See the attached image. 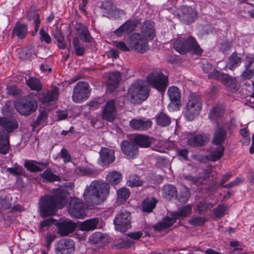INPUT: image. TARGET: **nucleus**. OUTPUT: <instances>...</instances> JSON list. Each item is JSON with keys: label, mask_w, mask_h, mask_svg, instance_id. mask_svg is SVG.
Masks as SVG:
<instances>
[{"label": "nucleus", "mask_w": 254, "mask_h": 254, "mask_svg": "<svg viewBox=\"0 0 254 254\" xmlns=\"http://www.w3.org/2000/svg\"><path fill=\"white\" fill-rule=\"evenodd\" d=\"M99 223L98 218H94L84 221L79 225V228L82 231H91L97 228Z\"/></svg>", "instance_id": "c756f323"}, {"label": "nucleus", "mask_w": 254, "mask_h": 254, "mask_svg": "<svg viewBox=\"0 0 254 254\" xmlns=\"http://www.w3.org/2000/svg\"><path fill=\"white\" fill-rule=\"evenodd\" d=\"M205 222V219L201 217H196L190 221V223L195 226L202 225Z\"/></svg>", "instance_id": "052dcab7"}, {"label": "nucleus", "mask_w": 254, "mask_h": 254, "mask_svg": "<svg viewBox=\"0 0 254 254\" xmlns=\"http://www.w3.org/2000/svg\"><path fill=\"white\" fill-rule=\"evenodd\" d=\"M114 153L115 152L113 149L102 148L99 152L100 157L99 162L100 164L104 166L113 163L115 159Z\"/></svg>", "instance_id": "f3484780"}, {"label": "nucleus", "mask_w": 254, "mask_h": 254, "mask_svg": "<svg viewBox=\"0 0 254 254\" xmlns=\"http://www.w3.org/2000/svg\"><path fill=\"white\" fill-rule=\"evenodd\" d=\"M54 36L58 43V46L60 48L64 49L66 47V43L64 41V38L60 30L56 28L53 32Z\"/></svg>", "instance_id": "de8ad7c7"}, {"label": "nucleus", "mask_w": 254, "mask_h": 254, "mask_svg": "<svg viewBox=\"0 0 254 254\" xmlns=\"http://www.w3.org/2000/svg\"><path fill=\"white\" fill-rule=\"evenodd\" d=\"M117 115L116 102L114 99L108 101L102 111V118L104 120L112 122Z\"/></svg>", "instance_id": "2eb2a0df"}, {"label": "nucleus", "mask_w": 254, "mask_h": 254, "mask_svg": "<svg viewBox=\"0 0 254 254\" xmlns=\"http://www.w3.org/2000/svg\"><path fill=\"white\" fill-rule=\"evenodd\" d=\"M76 30L78 32V34L80 36L81 39L87 43L91 41V37L86 27L82 24H78L76 25Z\"/></svg>", "instance_id": "e433bc0d"}, {"label": "nucleus", "mask_w": 254, "mask_h": 254, "mask_svg": "<svg viewBox=\"0 0 254 254\" xmlns=\"http://www.w3.org/2000/svg\"><path fill=\"white\" fill-rule=\"evenodd\" d=\"M142 36L145 38L152 40L155 36V30L152 23L149 21H145L141 27Z\"/></svg>", "instance_id": "c85d7f7f"}, {"label": "nucleus", "mask_w": 254, "mask_h": 254, "mask_svg": "<svg viewBox=\"0 0 254 254\" xmlns=\"http://www.w3.org/2000/svg\"><path fill=\"white\" fill-rule=\"evenodd\" d=\"M214 206L211 202H200L197 206V211L201 214L202 212L211 209Z\"/></svg>", "instance_id": "13d9d810"}, {"label": "nucleus", "mask_w": 254, "mask_h": 254, "mask_svg": "<svg viewBox=\"0 0 254 254\" xmlns=\"http://www.w3.org/2000/svg\"><path fill=\"white\" fill-rule=\"evenodd\" d=\"M38 105L36 100L31 97L20 99L14 103V108L21 115L27 116L37 109Z\"/></svg>", "instance_id": "423d86ee"}, {"label": "nucleus", "mask_w": 254, "mask_h": 254, "mask_svg": "<svg viewBox=\"0 0 254 254\" xmlns=\"http://www.w3.org/2000/svg\"><path fill=\"white\" fill-rule=\"evenodd\" d=\"M211 175L210 173H207L205 174L203 177L200 176L198 177H193L190 175H184L183 177L186 180L190 181L195 185H203L205 183L208 179L210 180V178L211 177Z\"/></svg>", "instance_id": "473e14b6"}, {"label": "nucleus", "mask_w": 254, "mask_h": 254, "mask_svg": "<svg viewBox=\"0 0 254 254\" xmlns=\"http://www.w3.org/2000/svg\"><path fill=\"white\" fill-rule=\"evenodd\" d=\"M242 62V58L235 52L228 59L226 67L233 70L239 66Z\"/></svg>", "instance_id": "2f4dec72"}, {"label": "nucleus", "mask_w": 254, "mask_h": 254, "mask_svg": "<svg viewBox=\"0 0 254 254\" xmlns=\"http://www.w3.org/2000/svg\"><path fill=\"white\" fill-rule=\"evenodd\" d=\"M209 139V136L205 133H200L190 136L188 139V144L192 147L204 146Z\"/></svg>", "instance_id": "6ab92c4d"}, {"label": "nucleus", "mask_w": 254, "mask_h": 254, "mask_svg": "<svg viewBox=\"0 0 254 254\" xmlns=\"http://www.w3.org/2000/svg\"><path fill=\"white\" fill-rule=\"evenodd\" d=\"M7 170L9 173L15 175H21L24 172L23 169L20 166L9 168Z\"/></svg>", "instance_id": "338daca9"}, {"label": "nucleus", "mask_w": 254, "mask_h": 254, "mask_svg": "<svg viewBox=\"0 0 254 254\" xmlns=\"http://www.w3.org/2000/svg\"><path fill=\"white\" fill-rule=\"evenodd\" d=\"M6 93L13 96H16L18 94V90L14 86H8L6 88Z\"/></svg>", "instance_id": "774afa93"}, {"label": "nucleus", "mask_w": 254, "mask_h": 254, "mask_svg": "<svg viewBox=\"0 0 254 254\" xmlns=\"http://www.w3.org/2000/svg\"><path fill=\"white\" fill-rule=\"evenodd\" d=\"M136 27L135 21L128 20L115 30L114 33L118 37L121 36L124 33L129 34L132 32Z\"/></svg>", "instance_id": "cd10ccee"}, {"label": "nucleus", "mask_w": 254, "mask_h": 254, "mask_svg": "<svg viewBox=\"0 0 254 254\" xmlns=\"http://www.w3.org/2000/svg\"><path fill=\"white\" fill-rule=\"evenodd\" d=\"M129 195L130 191L126 188H122L117 191V198L122 201H126Z\"/></svg>", "instance_id": "603ef678"}, {"label": "nucleus", "mask_w": 254, "mask_h": 254, "mask_svg": "<svg viewBox=\"0 0 254 254\" xmlns=\"http://www.w3.org/2000/svg\"><path fill=\"white\" fill-rule=\"evenodd\" d=\"M191 212V207L190 205H187L180 207L177 212H173L177 219L179 217H186L189 216Z\"/></svg>", "instance_id": "79ce46f5"}, {"label": "nucleus", "mask_w": 254, "mask_h": 254, "mask_svg": "<svg viewBox=\"0 0 254 254\" xmlns=\"http://www.w3.org/2000/svg\"><path fill=\"white\" fill-rule=\"evenodd\" d=\"M152 125L149 119L136 118L132 119L129 123L130 127L136 130L143 131L149 129Z\"/></svg>", "instance_id": "dca6fc26"}, {"label": "nucleus", "mask_w": 254, "mask_h": 254, "mask_svg": "<svg viewBox=\"0 0 254 254\" xmlns=\"http://www.w3.org/2000/svg\"><path fill=\"white\" fill-rule=\"evenodd\" d=\"M27 28L26 25L17 22L13 30L11 36L16 35L19 39H23L27 33Z\"/></svg>", "instance_id": "72a5a7b5"}, {"label": "nucleus", "mask_w": 254, "mask_h": 254, "mask_svg": "<svg viewBox=\"0 0 254 254\" xmlns=\"http://www.w3.org/2000/svg\"><path fill=\"white\" fill-rule=\"evenodd\" d=\"M56 221L52 218H49L43 221H41L39 226V230L40 232L45 231V228L49 227L54 223Z\"/></svg>", "instance_id": "bf43d9fd"}, {"label": "nucleus", "mask_w": 254, "mask_h": 254, "mask_svg": "<svg viewBox=\"0 0 254 254\" xmlns=\"http://www.w3.org/2000/svg\"><path fill=\"white\" fill-rule=\"evenodd\" d=\"M149 95V89L145 85V82L137 80L128 89L127 98L130 103L139 104L146 100Z\"/></svg>", "instance_id": "20e7f679"}, {"label": "nucleus", "mask_w": 254, "mask_h": 254, "mask_svg": "<svg viewBox=\"0 0 254 254\" xmlns=\"http://www.w3.org/2000/svg\"><path fill=\"white\" fill-rule=\"evenodd\" d=\"M227 210V208L226 206L219 204L217 207L213 209L214 215L215 217L221 218L225 215Z\"/></svg>", "instance_id": "5fc2aeb1"}, {"label": "nucleus", "mask_w": 254, "mask_h": 254, "mask_svg": "<svg viewBox=\"0 0 254 254\" xmlns=\"http://www.w3.org/2000/svg\"><path fill=\"white\" fill-rule=\"evenodd\" d=\"M242 75L246 79H250L254 75V68H245V70L242 72Z\"/></svg>", "instance_id": "0e129e2a"}, {"label": "nucleus", "mask_w": 254, "mask_h": 254, "mask_svg": "<svg viewBox=\"0 0 254 254\" xmlns=\"http://www.w3.org/2000/svg\"><path fill=\"white\" fill-rule=\"evenodd\" d=\"M132 140H124L121 143V148L123 154L129 159H134L139 153L138 146Z\"/></svg>", "instance_id": "4468645a"}, {"label": "nucleus", "mask_w": 254, "mask_h": 254, "mask_svg": "<svg viewBox=\"0 0 254 254\" xmlns=\"http://www.w3.org/2000/svg\"><path fill=\"white\" fill-rule=\"evenodd\" d=\"M67 194L62 189L53 190V194L40 198L39 209L41 216L45 217L55 214L58 209L63 208L67 202Z\"/></svg>", "instance_id": "f257e3e1"}, {"label": "nucleus", "mask_w": 254, "mask_h": 254, "mask_svg": "<svg viewBox=\"0 0 254 254\" xmlns=\"http://www.w3.org/2000/svg\"><path fill=\"white\" fill-rule=\"evenodd\" d=\"M168 94L171 104L174 105L175 108H179L181 104L180 90L176 86H171L168 88Z\"/></svg>", "instance_id": "b1692460"}, {"label": "nucleus", "mask_w": 254, "mask_h": 254, "mask_svg": "<svg viewBox=\"0 0 254 254\" xmlns=\"http://www.w3.org/2000/svg\"><path fill=\"white\" fill-rule=\"evenodd\" d=\"M113 45L118 49L122 51H129V48L126 46L124 42H114Z\"/></svg>", "instance_id": "69168bd1"}, {"label": "nucleus", "mask_w": 254, "mask_h": 254, "mask_svg": "<svg viewBox=\"0 0 254 254\" xmlns=\"http://www.w3.org/2000/svg\"><path fill=\"white\" fill-rule=\"evenodd\" d=\"M131 214L129 211L121 210L114 220L115 229L121 232H126L131 227Z\"/></svg>", "instance_id": "0eeeda50"}, {"label": "nucleus", "mask_w": 254, "mask_h": 254, "mask_svg": "<svg viewBox=\"0 0 254 254\" xmlns=\"http://www.w3.org/2000/svg\"><path fill=\"white\" fill-rule=\"evenodd\" d=\"M40 40L45 41L46 43L49 44L51 42V38L50 35L42 29L40 31Z\"/></svg>", "instance_id": "e2e57ef3"}, {"label": "nucleus", "mask_w": 254, "mask_h": 254, "mask_svg": "<svg viewBox=\"0 0 254 254\" xmlns=\"http://www.w3.org/2000/svg\"><path fill=\"white\" fill-rule=\"evenodd\" d=\"M100 7L103 9L107 10V13L108 14H111L112 11L115 14L117 13L118 15H119L124 13V11L122 10L119 9H113V4L110 1H105L103 2Z\"/></svg>", "instance_id": "a19ab883"}, {"label": "nucleus", "mask_w": 254, "mask_h": 254, "mask_svg": "<svg viewBox=\"0 0 254 254\" xmlns=\"http://www.w3.org/2000/svg\"><path fill=\"white\" fill-rule=\"evenodd\" d=\"M122 179V174L116 171L110 172L106 176L107 181L113 185H116L119 184Z\"/></svg>", "instance_id": "4c0bfd02"}, {"label": "nucleus", "mask_w": 254, "mask_h": 254, "mask_svg": "<svg viewBox=\"0 0 254 254\" xmlns=\"http://www.w3.org/2000/svg\"><path fill=\"white\" fill-rule=\"evenodd\" d=\"M73 47L75 51V54L78 56H83L85 53V49L80 45V40L77 37L73 39Z\"/></svg>", "instance_id": "8fccbe9b"}, {"label": "nucleus", "mask_w": 254, "mask_h": 254, "mask_svg": "<svg viewBox=\"0 0 254 254\" xmlns=\"http://www.w3.org/2000/svg\"><path fill=\"white\" fill-rule=\"evenodd\" d=\"M170 216L171 217H166L161 222L154 225L153 227V229L156 231H160L164 229L172 226L176 222L177 219L175 215L173 214V212L170 213Z\"/></svg>", "instance_id": "a878e982"}, {"label": "nucleus", "mask_w": 254, "mask_h": 254, "mask_svg": "<svg viewBox=\"0 0 254 254\" xmlns=\"http://www.w3.org/2000/svg\"><path fill=\"white\" fill-rule=\"evenodd\" d=\"M210 77L216 78V80L222 82L229 90L232 92L237 91L239 86L236 78L232 77L229 75L221 72L215 71L210 75Z\"/></svg>", "instance_id": "9d476101"}, {"label": "nucleus", "mask_w": 254, "mask_h": 254, "mask_svg": "<svg viewBox=\"0 0 254 254\" xmlns=\"http://www.w3.org/2000/svg\"><path fill=\"white\" fill-rule=\"evenodd\" d=\"M184 39H178L174 43V49L181 54L187 53V46L186 47Z\"/></svg>", "instance_id": "a18cd8bd"}, {"label": "nucleus", "mask_w": 254, "mask_h": 254, "mask_svg": "<svg viewBox=\"0 0 254 254\" xmlns=\"http://www.w3.org/2000/svg\"><path fill=\"white\" fill-rule=\"evenodd\" d=\"M128 186L131 187H137L142 186L143 182L139 177L137 176H130L128 181Z\"/></svg>", "instance_id": "4d7b16f0"}, {"label": "nucleus", "mask_w": 254, "mask_h": 254, "mask_svg": "<svg viewBox=\"0 0 254 254\" xmlns=\"http://www.w3.org/2000/svg\"><path fill=\"white\" fill-rule=\"evenodd\" d=\"M223 109L221 106H216L213 107L209 114V118L212 121H215L223 114Z\"/></svg>", "instance_id": "c03bdc74"}, {"label": "nucleus", "mask_w": 254, "mask_h": 254, "mask_svg": "<svg viewBox=\"0 0 254 254\" xmlns=\"http://www.w3.org/2000/svg\"><path fill=\"white\" fill-rule=\"evenodd\" d=\"M41 177L49 182H54L59 181L60 178L59 176L55 175L51 170L50 169H47L42 174H41Z\"/></svg>", "instance_id": "09e8293b"}, {"label": "nucleus", "mask_w": 254, "mask_h": 254, "mask_svg": "<svg viewBox=\"0 0 254 254\" xmlns=\"http://www.w3.org/2000/svg\"><path fill=\"white\" fill-rule=\"evenodd\" d=\"M201 68L204 72L208 74V78L209 79H216V78L210 77V75L212 74L215 71L220 72L219 70L216 69L213 70L212 65L208 63L202 64Z\"/></svg>", "instance_id": "6e6d98bb"}, {"label": "nucleus", "mask_w": 254, "mask_h": 254, "mask_svg": "<svg viewBox=\"0 0 254 254\" xmlns=\"http://www.w3.org/2000/svg\"><path fill=\"white\" fill-rule=\"evenodd\" d=\"M56 254H73L75 251L74 241L70 239H62L58 241L55 245Z\"/></svg>", "instance_id": "9b49d317"}, {"label": "nucleus", "mask_w": 254, "mask_h": 254, "mask_svg": "<svg viewBox=\"0 0 254 254\" xmlns=\"http://www.w3.org/2000/svg\"><path fill=\"white\" fill-rule=\"evenodd\" d=\"M47 117L48 114L45 111L41 112L38 116L36 120L31 125L33 130H34L37 127L43 124L46 120H47Z\"/></svg>", "instance_id": "3c124183"}, {"label": "nucleus", "mask_w": 254, "mask_h": 254, "mask_svg": "<svg viewBox=\"0 0 254 254\" xmlns=\"http://www.w3.org/2000/svg\"><path fill=\"white\" fill-rule=\"evenodd\" d=\"M226 127L222 124L217 123L216 129L214 134L213 143L214 145L222 144L227 136Z\"/></svg>", "instance_id": "4be33fe9"}, {"label": "nucleus", "mask_w": 254, "mask_h": 254, "mask_svg": "<svg viewBox=\"0 0 254 254\" xmlns=\"http://www.w3.org/2000/svg\"><path fill=\"white\" fill-rule=\"evenodd\" d=\"M76 226V224L71 221H64L57 224V233L62 236H66L73 232Z\"/></svg>", "instance_id": "a211bd4d"}, {"label": "nucleus", "mask_w": 254, "mask_h": 254, "mask_svg": "<svg viewBox=\"0 0 254 254\" xmlns=\"http://www.w3.org/2000/svg\"><path fill=\"white\" fill-rule=\"evenodd\" d=\"M202 100L198 94L190 93L188 97V102L186 105V116L188 120H192L193 116L197 115L201 110Z\"/></svg>", "instance_id": "39448f33"}, {"label": "nucleus", "mask_w": 254, "mask_h": 254, "mask_svg": "<svg viewBox=\"0 0 254 254\" xmlns=\"http://www.w3.org/2000/svg\"><path fill=\"white\" fill-rule=\"evenodd\" d=\"M215 145L216 147L212 149L210 155V158L212 161H216L220 159L223 156L224 151V147L222 144Z\"/></svg>", "instance_id": "58836bf2"}, {"label": "nucleus", "mask_w": 254, "mask_h": 254, "mask_svg": "<svg viewBox=\"0 0 254 254\" xmlns=\"http://www.w3.org/2000/svg\"><path fill=\"white\" fill-rule=\"evenodd\" d=\"M109 184L99 180L92 181L87 187L83 194L85 200L92 205H98L103 202L110 193Z\"/></svg>", "instance_id": "f03ea898"}, {"label": "nucleus", "mask_w": 254, "mask_h": 254, "mask_svg": "<svg viewBox=\"0 0 254 254\" xmlns=\"http://www.w3.org/2000/svg\"><path fill=\"white\" fill-rule=\"evenodd\" d=\"M108 78L107 89L110 92H112L118 87L121 79V75L119 71H114L108 74Z\"/></svg>", "instance_id": "412c9836"}, {"label": "nucleus", "mask_w": 254, "mask_h": 254, "mask_svg": "<svg viewBox=\"0 0 254 254\" xmlns=\"http://www.w3.org/2000/svg\"><path fill=\"white\" fill-rule=\"evenodd\" d=\"M26 83L31 90L36 91H40L43 87V84L41 81L34 77H29L28 78H25Z\"/></svg>", "instance_id": "f704fd0d"}, {"label": "nucleus", "mask_w": 254, "mask_h": 254, "mask_svg": "<svg viewBox=\"0 0 254 254\" xmlns=\"http://www.w3.org/2000/svg\"><path fill=\"white\" fill-rule=\"evenodd\" d=\"M133 140L135 145L141 147H148L151 143L150 138L146 135L138 134L133 137Z\"/></svg>", "instance_id": "c9c22d12"}, {"label": "nucleus", "mask_w": 254, "mask_h": 254, "mask_svg": "<svg viewBox=\"0 0 254 254\" xmlns=\"http://www.w3.org/2000/svg\"><path fill=\"white\" fill-rule=\"evenodd\" d=\"M190 196V190L187 189H184L182 190L179 195H177V199L181 203H186L189 200Z\"/></svg>", "instance_id": "864d4df0"}, {"label": "nucleus", "mask_w": 254, "mask_h": 254, "mask_svg": "<svg viewBox=\"0 0 254 254\" xmlns=\"http://www.w3.org/2000/svg\"><path fill=\"white\" fill-rule=\"evenodd\" d=\"M127 42L132 50L138 53H144L149 49L147 39L137 33L130 36Z\"/></svg>", "instance_id": "1a4fd4ad"}, {"label": "nucleus", "mask_w": 254, "mask_h": 254, "mask_svg": "<svg viewBox=\"0 0 254 254\" xmlns=\"http://www.w3.org/2000/svg\"><path fill=\"white\" fill-rule=\"evenodd\" d=\"M156 120L157 125L162 127L168 126L171 123L170 118L166 114L162 112L156 117Z\"/></svg>", "instance_id": "37998d69"}, {"label": "nucleus", "mask_w": 254, "mask_h": 254, "mask_svg": "<svg viewBox=\"0 0 254 254\" xmlns=\"http://www.w3.org/2000/svg\"><path fill=\"white\" fill-rule=\"evenodd\" d=\"M89 84L86 82L79 81L74 88L72 100L74 102L79 103L88 97Z\"/></svg>", "instance_id": "ddd939ff"}, {"label": "nucleus", "mask_w": 254, "mask_h": 254, "mask_svg": "<svg viewBox=\"0 0 254 254\" xmlns=\"http://www.w3.org/2000/svg\"><path fill=\"white\" fill-rule=\"evenodd\" d=\"M181 10V18L185 24H189L194 21L196 13L192 7L183 6Z\"/></svg>", "instance_id": "5701e85b"}, {"label": "nucleus", "mask_w": 254, "mask_h": 254, "mask_svg": "<svg viewBox=\"0 0 254 254\" xmlns=\"http://www.w3.org/2000/svg\"><path fill=\"white\" fill-rule=\"evenodd\" d=\"M146 79L149 84L160 92H164L168 85V77L162 72H153L147 75Z\"/></svg>", "instance_id": "6e6552de"}, {"label": "nucleus", "mask_w": 254, "mask_h": 254, "mask_svg": "<svg viewBox=\"0 0 254 254\" xmlns=\"http://www.w3.org/2000/svg\"><path fill=\"white\" fill-rule=\"evenodd\" d=\"M59 89L55 87L51 90H48L46 93H43L40 98V101L43 106H48L51 102L58 98Z\"/></svg>", "instance_id": "393cba45"}, {"label": "nucleus", "mask_w": 254, "mask_h": 254, "mask_svg": "<svg viewBox=\"0 0 254 254\" xmlns=\"http://www.w3.org/2000/svg\"><path fill=\"white\" fill-rule=\"evenodd\" d=\"M49 162L48 160L45 161H36L34 160L25 161L24 166L29 171L31 172H41L45 168H47L49 165Z\"/></svg>", "instance_id": "aec40b11"}, {"label": "nucleus", "mask_w": 254, "mask_h": 254, "mask_svg": "<svg viewBox=\"0 0 254 254\" xmlns=\"http://www.w3.org/2000/svg\"><path fill=\"white\" fill-rule=\"evenodd\" d=\"M185 45L188 47H187V53L192 51L194 54L200 55H201L203 51L200 48L199 46L197 44L196 40L192 36H189L187 39H184Z\"/></svg>", "instance_id": "bb28decb"}, {"label": "nucleus", "mask_w": 254, "mask_h": 254, "mask_svg": "<svg viewBox=\"0 0 254 254\" xmlns=\"http://www.w3.org/2000/svg\"><path fill=\"white\" fill-rule=\"evenodd\" d=\"M105 239L106 238L103 234L96 232L90 236L89 241L92 244H99L104 243Z\"/></svg>", "instance_id": "49530a36"}, {"label": "nucleus", "mask_w": 254, "mask_h": 254, "mask_svg": "<svg viewBox=\"0 0 254 254\" xmlns=\"http://www.w3.org/2000/svg\"><path fill=\"white\" fill-rule=\"evenodd\" d=\"M163 197L171 200L173 198L177 197V190L176 188L172 185H165L162 189Z\"/></svg>", "instance_id": "7c9ffc66"}, {"label": "nucleus", "mask_w": 254, "mask_h": 254, "mask_svg": "<svg viewBox=\"0 0 254 254\" xmlns=\"http://www.w3.org/2000/svg\"><path fill=\"white\" fill-rule=\"evenodd\" d=\"M69 215L76 218H81L85 215V207L82 200L73 198L70 199L68 207Z\"/></svg>", "instance_id": "f8f14e48"}, {"label": "nucleus", "mask_w": 254, "mask_h": 254, "mask_svg": "<svg viewBox=\"0 0 254 254\" xmlns=\"http://www.w3.org/2000/svg\"><path fill=\"white\" fill-rule=\"evenodd\" d=\"M157 200L153 197L151 199L147 198L142 202V207L144 212L150 213L155 207Z\"/></svg>", "instance_id": "ea45409f"}, {"label": "nucleus", "mask_w": 254, "mask_h": 254, "mask_svg": "<svg viewBox=\"0 0 254 254\" xmlns=\"http://www.w3.org/2000/svg\"><path fill=\"white\" fill-rule=\"evenodd\" d=\"M0 127L5 131L0 130V153L6 154L9 150L8 133L18 127L17 121L13 118L0 117Z\"/></svg>", "instance_id": "7ed1b4c3"}, {"label": "nucleus", "mask_w": 254, "mask_h": 254, "mask_svg": "<svg viewBox=\"0 0 254 254\" xmlns=\"http://www.w3.org/2000/svg\"><path fill=\"white\" fill-rule=\"evenodd\" d=\"M232 47V44L229 41H224L221 43L220 47V50L224 53L230 51Z\"/></svg>", "instance_id": "680f3d73"}]
</instances>
